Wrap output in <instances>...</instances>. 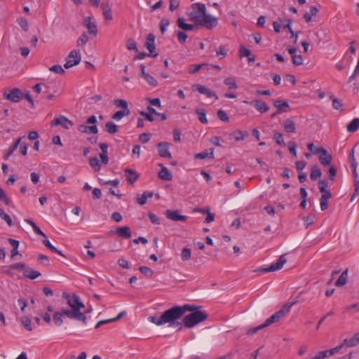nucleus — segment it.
I'll return each mask as SVG.
<instances>
[{"label":"nucleus","instance_id":"c756f323","mask_svg":"<svg viewBox=\"0 0 359 359\" xmlns=\"http://www.w3.org/2000/svg\"><path fill=\"white\" fill-rule=\"evenodd\" d=\"M64 316L61 311L54 312L53 315V320L56 326H61L63 324Z\"/></svg>","mask_w":359,"mask_h":359},{"label":"nucleus","instance_id":"a211bd4d","mask_svg":"<svg viewBox=\"0 0 359 359\" xmlns=\"http://www.w3.org/2000/svg\"><path fill=\"white\" fill-rule=\"evenodd\" d=\"M158 166L161 168V170L158 172V177L163 180H171L172 178V172L162 163H159Z\"/></svg>","mask_w":359,"mask_h":359},{"label":"nucleus","instance_id":"864d4df0","mask_svg":"<svg viewBox=\"0 0 359 359\" xmlns=\"http://www.w3.org/2000/svg\"><path fill=\"white\" fill-rule=\"evenodd\" d=\"M318 189L320 193L326 192L328 187V182L325 180H320L318 183Z\"/></svg>","mask_w":359,"mask_h":359},{"label":"nucleus","instance_id":"20e7f679","mask_svg":"<svg viewBox=\"0 0 359 359\" xmlns=\"http://www.w3.org/2000/svg\"><path fill=\"white\" fill-rule=\"evenodd\" d=\"M292 304H286L281 307V309L273 313L271 317L267 318L265 322L263 323L264 327L271 325L272 323L278 322L281 318H283L287 313L290 311V307Z\"/></svg>","mask_w":359,"mask_h":359},{"label":"nucleus","instance_id":"5fc2aeb1","mask_svg":"<svg viewBox=\"0 0 359 359\" xmlns=\"http://www.w3.org/2000/svg\"><path fill=\"white\" fill-rule=\"evenodd\" d=\"M169 25H170L169 19L163 18L161 20L159 26H160L161 32L162 34H163L165 32L166 28L169 26Z\"/></svg>","mask_w":359,"mask_h":359},{"label":"nucleus","instance_id":"7c9ffc66","mask_svg":"<svg viewBox=\"0 0 359 359\" xmlns=\"http://www.w3.org/2000/svg\"><path fill=\"white\" fill-rule=\"evenodd\" d=\"M194 157L196 159H204L206 158H214V149H210V152H208V150H205L201 153H197L194 154Z\"/></svg>","mask_w":359,"mask_h":359},{"label":"nucleus","instance_id":"7ed1b4c3","mask_svg":"<svg viewBox=\"0 0 359 359\" xmlns=\"http://www.w3.org/2000/svg\"><path fill=\"white\" fill-rule=\"evenodd\" d=\"M191 7L192 11L189 14V20L198 25L202 18H203L206 13L205 6L203 4L196 3L194 4Z\"/></svg>","mask_w":359,"mask_h":359},{"label":"nucleus","instance_id":"bf43d9fd","mask_svg":"<svg viewBox=\"0 0 359 359\" xmlns=\"http://www.w3.org/2000/svg\"><path fill=\"white\" fill-rule=\"evenodd\" d=\"M50 72H55L58 74H62L65 73V70L61 65H55L49 68Z\"/></svg>","mask_w":359,"mask_h":359},{"label":"nucleus","instance_id":"2f4dec72","mask_svg":"<svg viewBox=\"0 0 359 359\" xmlns=\"http://www.w3.org/2000/svg\"><path fill=\"white\" fill-rule=\"evenodd\" d=\"M347 278H348V269L343 271L342 273L339 276V277L335 282V285L337 287L344 286L347 282Z\"/></svg>","mask_w":359,"mask_h":359},{"label":"nucleus","instance_id":"09e8293b","mask_svg":"<svg viewBox=\"0 0 359 359\" xmlns=\"http://www.w3.org/2000/svg\"><path fill=\"white\" fill-rule=\"evenodd\" d=\"M21 323L26 330H27L28 331L32 330V321L29 317L22 316L21 318Z\"/></svg>","mask_w":359,"mask_h":359},{"label":"nucleus","instance_id":"680f3d73","mask_svg":"<svg viewBox=\"0 0 359 359\" xmlns=\"http://www.w3.org/2000/svg\"><path fill=\"white\" fill-rule=\"evenodd\" d=\"M344 346H345V345H343V342L337 346L336 347L333 348H331L330 350H327V351H323L324 352H327V355L329 354L330 355H332L336 353H338Z\"/></svg>","mask_w":359,"mask_h":359},{"label":"nucleus","instance_id":"f03ea898","mask_svg":"<svg viewBox=\"0 0 359 359\" xmlns=\"http://www.w3.org/2000/svg\"><path fill=\"white\" fill-rule=\"evenodd\" d=\"M208 317L205 311H196L184 316L182 322L185 327L191 328L206 320Z\"/></svg>","mask_w":359,"mask_h":359},{"label":"nucleus","instance_id":"2eb2a0df","mask_svg":"<svg viewBox=\"0 0 359 359\" xmlns=\"http://www.w3.org/2000/svg\"><path fill=\"white\" fill-rule=\"evenodd\" d=\"M155 36L153 34H149L146 39L145 47L149 50L151 53V56L155 57L158 55L157 53H154L156 50L155 44Z\"/></svg>","mask_w":359,"mask_h":359},{"label":"nucleus","instance_id":"c9c22d12","mask_svg":"<svg viewBox=\"0 0 359 359\" xmlns=\"http://www.w3.org/2000/svg\"><path fill=\"white\" fill-rule=\"evenodd\" d=\"M40 276H41V273L37 271H35V270L27 269L24 271V276L25 278H29L31 280H34Z\"/></svg>","mask_w":359,"mask_h":359},{"label":"nucleus","instance_id":"052dcab7","mask_svg":"<svg viewBox=\"0 0 359 359\" xmlns=\"http://www.w3.org/2000/svg\"><path fill=\"white\" fill-rule=\"evenodd\" d=\"M292 60L293 64L297 66L302 65L304 62L303 57L301 55H293Z\"/></svg>","mask_w":359,"mask_h":359},{"label":"nucleus","instance_id":"8fccbe9b","mask_svg":"<svg viewBox=\"0 0 359 359\" xmlns=\"http://www.w3.org/2000/svg\"><path fill=\"white\" fill-rule=\"evenodd\" d=\"M9 268L11 269L24 271L27 269L26 264L22 262L12 264L9 266Z\"/></svg>","mask_w":359,"mask_h":359},{"label":"nucleus","instance_id":"a878e982","mask_svg":"<svg viewBox=\"0 0 359 359\" xmlns=\"http://www.w3.org/2000/svg\"><path fill=\"white\" fill-rule=\"evenodd\" d=\"M177 22V26L184 32L192 30L195 27L192 24L186 23L183 18H179Z\"/></svg>","mask_w":359,"mask_h":359},{"label":"nucleus","instance_id":"c03bdc74","mask_svg":"<svg viewBox=\"0 0 359 359\" xmlns=\"http://www.w3.org/2000/svg\"><path fill=\"white\" fill-rule=\"evenodd\" d=\"M273 138L278 145L285 147L286 144L285 143L283 135L280 133H274Z\"/></svg>","mask_w":359,"mask_h":359},{"label":"nucleus","instance_id":"79ce46f5","mask_svg":"<svg viewBox=\"0 0 359 359\" xmlns=\"http://www.w3.org/2000/svg\"><path fill=\"white\" fill-rule=\"evenodd\" d=\"M224 83L229 87V89H236L238 85L235 79L232 77H227L224 80Z\"/></svg>","mask_w":359,"mask_h":359},{"label":"nucleus","instance_id":"e433bc0d","mask_svg":"<svg viewBox=\"0 0 359 359\" xmlns=\"http://www.w3.org/2000/svg\"><path fill=\"white\" fill-rule=\"evenodd\" d=\"M196 113L198 115V118L202 123H203V124L208 123L206 112L204 109H201V108L196 109Z\"/></svg>","mask_w":359,"mask_h":359},{"label":"nucleus","instance_id":"f257e3e1","mask_svg":"<svg viewBox=\"0 0 359 359\" xmlns=\"http://www.w3.org/2000/svg\"><path fill=\"white\" fill-rule=\"evenodd\" d=\"M198 307L195 305L184 304L183 306H173L165 312L160 317L149 316L148 320L156 325H162L165 323H170V325H177L179 327L178 330L182 329V323L175 322L176 320L180 319L186 311H196Z\"/></svg>","mask_w":359,"mask_h":359},{"label":"nucleus","instance_id":"9b49d317","mask_svg":"<svg viewBox=\"0 0 359 359\" xmlns=\"http://www.w3.org/2000/svg\"><path fill=\"white\" fill-rule=\"evenodd\" d=\"M287 262V259L285 257V255H281L278 259L276 262L272 264L270 266L266 268H262L260 269V271L264 272H271V271H276L280 269H282L284 264H285Z\"/></svg>","mask_w":359,"mask_h":359},{"label":"nucleus","instance_id":"cd10ccee","mask_svg":"<svg viewBox=\"0 0 359 359\" xmlns=\"http://www.w3.org/2000/svg\"><path fill=\"white\" fill-rule=\"evenodd\" d=\"M359 128V118H354L350 123L347 125L346 129L349 133H355Z\"/></svg>","mask_w":359,"mask_h":359},{"label":"nucleus","instance_id":"338daca9","mask_svg":"<svg viewBox=\"0 0 359 359\" xmlns=\"http://www.w3.org/2000/svg\"><path fill=\"white\" fill-rule=\"evenodd\" d=\"M150 137L151 135L149 133H144L139 136V140L142 143L145 144L149 141Z\"/></svg>","mask_w":359,"mask_h":359},{"label":"nucleus","instance_id":"4c0bfd02","mask_svg":"<svg viewBox=\"0 0 359 359\" xmlns=\"http://www.w3.org/2000/svg\"><path fill=\"white\" fill-rule=\"evenodd\" d=\"M130 111L129 109L120 110L113 114L112 118L116 121H119L123 117L130 115Z\"/></svg>","mask_w":359,"mask_h":359},{"label":"nucleus","instance_id":"774afa93","mask_svg":"<svg viewBox=\"0 0 359 359\" xmlns=\"http://www.w3.org/2000/svg\"><path fill=\"white\" fill-rule=\"evenodd\" d=\"M354 185V191L351 196V201H353L355 198L359 196V182H356V183H353Z\"/></svg>","mask_w":359,"mask_h":359},{"label":"nucleus","instance_id":"1a4fd4ad","mask_svg":"<svg viewBox=\"0 0 359 359\" xmlns=\"http://www.w3.org/2000/svg\"><path fill=\"white\" fill-rule=\"evenodd\" d=\"M3 96L5 99L13 102H18L23 98L22 90L18 88H14L8 92H4Z\"/></svg>","mask_w":359,"mask_h":359},{"label":"nucleus","instance_id":"b1692460","mask_svg":"<svg viewBox=\"0 0 359 359\" xmlns=\"http://www.w3.org/2000/svg\"><path fill=\"white\" fill-rule=\"evenodd\" d=\"M84 24L88 28V33L93 34L95 36L97 32V26L95 23L91 22V19L90 17H87L84 19Z\"/></svg>","mask_w":359,"mask_h":359},{"label":"nucleus","instance_id":"4d7b16f0","mask_svg":"<svg viewBox=\"0 0 359 359\" xmlns=\"http://www.w3.org/2000/svg\"><path fill=\"white\" fill-rule=\"evenodd\" d=\"M177 36L178 41L180 43L184 44L187 41L188 35L184 32L179 31L177 33Z\"/></svg>","mask_w":359,"mask_h":359},{"label":"nucleus","instance_id":"393cba45","mask_svg":"<svg viewBox=\"0 0 359 359\" xmlns=\"http://www.w3.org/2000/svg\"><path fill=\"white\" fill-rule=\"evenodd\" d=\"M284 130L286 133H295L296 126L295 123L290 118H287L284 121L283 123Z\"/></svg>","mask_w":359,"mask_h":359},{"label":"nucleus","instance_id":"473e14b6","mask_svg":"<svg viewBox=\"0 0 359 359\" xmlns=\"http://www.w3.org/2000/svg\"><path fill=\"white\" fill-rule=\"evenodd\" d=\"M104 128H105V130L109 134H111V135L116 133L118 130V126L111 121L107 122L105 123Z\"/></svg>","mask_w":359,"mask_h":359},{"label":"nucleus","instance_id":"39448f33","mask_svg":"<svg viewBox=\"0 0 359 359\" xmlns=\"http://www.w3.org/2000/svg\"><path fill=\"white\" fill-rule=\"evenodd\" d=\"M292 304H286L281 307V309L273 313L271 317L267 318L265 322L263 323L264 327L271 325L272 323L278 322L281 318H283L287 313L290 311V307Z\"/></svg>","mask_w":359,"mask_h":359},{"label":"nucleus","instance_id":"c85d7f7f","mask_svg":"<svg viewBox=\"0 0 359 359\" xmlns=\"http://www.w3.org/2000/svg\"><path fill=\"white\" fill-rule=\"evenodd\" d=\"M322 175V172L318 165H312L311 168V174L310 178L311 180H316L318 178L320 177Z\"/></svg>","mask_w":359,"mask_h":359},{"label":"nucleus","instance_id":"5701e85b","mask_svg":"<svg viewBox=\"0 0 359 359\" xmlns=\"http://www.w3.org/2000/svg\"><path fill=\"white\" fill-rule=\"evenodd\" d=\"M332 159V155L325 151L323 154L319 156V161L324 166H328L331 164Z\"/></svg>","mask_w":359,"mask_h":359},{"label":"nucleus","instance_id":"a19ab883","mask_svg":"<svg viewBox=\"0 0 359 359\" xmlns=\"http://www.w3.org/2000/svg\"><path fill=\"white\" fill-rule=\"evenodd\" d=\"M0 217L4 220L9 226H13V222L11 217L4 212V210L0 208Z\"/></svg>","mask_w":359,"mask_h":359},{"label":"nucleus","instance_id":"13d9d810","mask_svg":"<svg viewBox=\"0 0 359 359\" xmlns=\"http://www.w3.org/2000/svg\"><path fill=\"white\" fill-rule=\"evenodd\" d=\"M88 41V37L86 34V33H83L77 39L76 43L77 46H83L85 45Z\"/></svg>","mask_w":359,"mask_h":359},{"label":"nucleus","instance_id":"ea45409f","mask_svg":"<svg viewBox=\"0 0 359 359\" xmlns=\"http://www.w3.org/2000/svg\"><path fill=\"white\" fill-rule=\"evenodd\" d=\"M330 99L332 101V107L334 109L342 110L343 102L341 100L335 97L334 95H331Z\"/></svg>","mask_w":359,"mask_h":359},{"label":"nucleus","instance_id":"37998d69","mask_svg":"<svg viewBox=\"0 0 359 359\" xmlns=\"http://www.w3.org/2000/svg\"><path fill=\"white\" fill-rule=\"evenodd\" d=\"M208 65L205 63L203 64H193L191 65L189 67V73L191 74H194L198 72L203 67L207 66Z\"/></svg>","mask_w":359,"mask_h":359},{"label":"nucleus","instance_id":"3c124183","mask_svg":"<svg viewBox=\"0 0 359 359\" xmlns=\"http://www.w3.org/2000/svg\"><path fill=\"white\" fill-rule=\"evenodd\" d=\"M114 104L117 107H121L123 109V110H126V109H128V102L124 100H121V99H117V100H114Z\"/></svg>","mask_w":359,"mask_h":359},{"label":"nucleus","instance_id":"0e129e2a","mask_svg":"<svg viewBox=\"0 0 359 359\" xmlns=\"http://www.w3.org/2000/svg\"><path fill=\"white\" fill-rule=\"evenodd\" d=\"M289 144V151L291 153V154L294 156V157H297V144L294 142H292V141H290L288 143Z\"/></svg>","mask_w":359,"mask_h":359},{"label":"nucleus","instance_id":"6e6552de","mask_svg":"<svg viewBox=\"0 0 359 359\" xmlns=\"http://www.w3.org/2000/svg\"><path fill=\"white\" fill-rule=\"evenodd\" d=\"M81 59V55L79 50H72L66 59V63L64 65L65 69H69L73 66L79 64Z\"/></svg>","mask_w":359,"mask_h":359},{"label":"nucleus","instance_id":"dca6fc26","mask_svg":"<svg viewBox=\"0 0 359 359\" xmlns=\"http://www.w3.org/2000/svg\"><path fill=\"white\" fill-rule=\"evenodd\" d=\"M250 105H253L255 109L261 114L266 113L269 110V107L267 105V104L259 99H255L251 101Z\"/></svg>","mask_w":359,"mask_h":359},{"label":"nucleus","instance_id":"6e6d98bb","mask_svg":"<svg viewBox=\"0 0 359 359\" xmlns=\"http://www.w3.org/2000/svg\"><path fill=\"white\" fill-rule=\"evenodd\" d=\"M144 79L147 81V83L150 86H151L153 87H156L158 86V81L156 80V79L154 76H152L149 74H148L147 75H145V77Z\"/></svg>","mask_w":359,"mask_h":359},{"label":"nucleus","instance_id":"603ef678","mask_svg":"<svg viewBox=\"0 0 359 359\" xmlns=\"http://www.w3.org/2000/svg\"><path fill=\"white\" fill-rule=\"evenodd\" d=\"M217 115L218 118L219 120H221L222 121L228 122L229 121V116L227 115L226 111L222 109L218 110Z\"/></svg>","mask_w":359,"mask_h":359},{"label":"nucleus","instance_id":"4468645a","mask_svg":"<svg viewBox=\"0 0 359 359\" xmlns=\"http://www.w3.org/2000/svg\"><path fill=\"white\" fill-rule=\"evenodd\" d=\"M72 125L73 123L64 116L55 118L51 122V126H61L65 129H69Z\"/></svg>","mask_w":359,"mask_h":359},{"label":"nucleus","instance_id":"49530a36","mask_svg":"<svg viewBox=\"0 0 359 359\" xmlns=\"http://www.w3.org/2000/svg\"><path fill=\"white\" fill-rule=\"evenodd\" d=\"M233 136L236 141L243 140L245 137L248 136V132H243L241 130H236L233 133Z\"/></svg>","mask_w":359,"mask_h":359},{"label":"nucleus","instance_id":"f704fd0d","mask_svg":"<svg viewBox=\"0 0 359 359\" xmlns=\"http://www.w3.org/2000/svg\"><path fill=\"white\" fill-rule=\"evenodd\" d=\"M26 223L29 224L33 229L35 233L41 236L43 238H47L46 235L41 230V229L31 219H25Z\"/></svg>","mask_w":359,"mask_h":359},{"label":"nucleus","instance_id":"f8f14e48","mask_svg":"<svg viewBox=\"0 0 359 359\" xmlns=\"http://www.w3.org/2000/svg\"><path fill=\"white\" fill-rule=\"evenodd\" d=\"M170 144L167 142H161L157 144L158 154L161 157L172 158V154L169 151Z\"/></svg>","mask_w":359,"mask_h":359},{"label":"nucleus","instance_id":"412c9836","mask_svg":"<svg viewBox=\"0 0 359 359\" xmlns=\"http://www.w3.org/2000/svg\"><path fill=\"white\" fill-rule=\"evenodd\" d=\"M78 130L83 133L97 134L98 133V129L96 125L86 126L82 124L79 126Z\"/></svg>","mask_w":359,"mask_h":359},{"label":"nucleus","instance_id":"58836bf2","mask_svg":"<svg viewBox=\"0 0 359 359\" xmlns=\"http://www.w3.org/2000/svg\"><path fill=\"white\" fill-rule=\"evenodd\" d=\"M90 165L95 171H99L101 168V163L97 157H90L89 158Z\"/></svg>","mask_w":359,"mask_h":359},{"label":"nucleus","instance_id":"de8ad7c7","mask_svg":"<svg viewBox=\"0 0 359 359\" xmlns=\"http://www.w3.org/2000/svg\"><path fill=\"white\" fill-rule=\"evenodd\" d=\"M140 271L148 278H151L154 275L153 270L147 266H142L139 268Z\"/></svg>","mask_w":359,"mask_h":359},{"label":"nucleus","instance_id":"4be33fe9","mask_svg":"<svg viewBox=\"0 0 359 359\" xmlns=\"http://www.w3.org/2000/svg\"><path fill=\"white\" fill-rule=\"evenodd\" d=\"M125 175L127 181L132 184L139 178V175L135 170L130 168H127L125 170Z\"/></svg>","mask_w":359,"mask_h":359},{"label":"nucleus","instance_id":"6ab92c4d","mask_svg":"<svg viewBox=\"0 0 359 359\" xmlns=\"http://www.w3.org/2000/svg\"><path fill=\"white\" fill-rule=\"evenodd\" d=\"M278 20L282 23L283 28L287 29L289 32L291 34V37H294V43L297 42V33H294L291 27L292 20L290 19L283 20L281 18H278Z\"/></svg>","mask_w":359,"mask_h":359},{"label":"nucleus","instance_id":"bb28decb","mask_svg":"<svg viewBox=\"0 0 359 359\" xmlns=\"http://www.w3.org/2000/svg\"><path fill=\"white\" fill-rule=\"evenodd\" d=\"M116 233L121 237L126 238H130L131 237L130 229L127 226L117 228Z\"/></svg>","mask_w":359,"mask_h":359},{"label":"nucleus","instance_id":"9d476101","mask_svg":"<svg viewBox=\"0 0 359 359\" xmlns=\"http://www.w3.org/2000/svg\"><path fill=\"white\" fill-rule=\"evenodd\" d=\"M218 25V19L215 17L210 15V14L205 13L203 18H202L200 22V26L204 27L208 29H211Z\"/></svg>","mask_w":359,"mask_h":359},{"label":"nucleus","instance_id":"aec40b11","mask_svg":"<svg viewBox=\"0 0 359 359\" xmlns=\"http://www.w3.org/2000/svg\"><path fill=\"white\" fill-rule=\"evenodd\" d=\"M359 344V332L355 333L351 338L350 339H344L343 340V345H345L346 347H353Z\"/></svg>","mask_w":359,"mask_h":359},{"label":"nucleus","instance_id":"f3484780","mask_svg":"<svg viewBox=\"0 0 359 359\" xmlns=\"http://www.w3.org/2000/svg\"><path fill=\"white\" fill-rule=\"evenodd\" d=\"M273 104L278 109V113L287 112L290 111V107L287 101L284 100H277L273 102Z\"/></svg>","mask_w":359,"mask_h":359},{"label":"nucleus","instance_id":"69168bd1","mask_svg":"<svg viewBox=\"0 0 359 359\" xmlns=\"http://www.w3.org/2000/svg\"><path fill=\"white\" fill-rule=\"evenodd\" d=\"M306 165V163L305 161H298L295 162V167L299 172H302V171L305 168Z\"/></svg>","mask_w":359,"mask_h":359},{"label":"nucleus","instance_id":"a18cd8bd","mask_svg":"<svg viewBox=\"0 0 359 359\" xmlns=\"http://www.w3.org/2000/svg\"><path fill=\"white\" fill-rule=\"evenodd\" d=\"M191 250L189 248H184L181 252V259L185 262L191 258Z\"/></svg>","mask_w":359,"mask_h":359},{"label":"nucleus","instance_id":"ddd939ff","mask_svg":"<svg viewBox=\"0 0 359 359\" xmlns=\"http://www.w3.org/2000/svg\"><path fill=\"white\" fill-rule=\"evenodd\" d=\"M166 217L172 221H182L184 222L187 219V216L180 215V211L167 210L165 213Z\"/></svg>","mask_w":359,"mask_h":359},{"label":"nucleus","instance_id":"e2e57ef3","mask_svg":"<svg viewBox=\"0 0 359 359\" xmlns=\"http://www.w3.org/2000/svg\"><path fill=\"white\" fill-rule=\"evenodd\" d=\"M240 57H249L251 55V52L249 49L246 48L244 46H241L239 50Z\"/></svg>","mask_w":359,"mask_h":359},{"label":"nucleus","instance_id":"72a5a7b5","mask_svg":"<svg viewBox=\"0 0 359 359\" xmlns=\"http://www.w3.org/2000/svg\"><path fill=\"white\" fill-rule=\"evenodd\" d=\"M318 13V9L316 6H311L309 8V12L304 13V18L307 22H309L311 20L312 17L316 16Z\"/></svg>","mask_w":359,"mask_h":359},{"label":"nucleus","instance_id":"0eeeda50","mask_svg":"<svg viewBox=\"0 0 359 359\" xmlns=\"http://www.w3.org/2000/svg\"><path fill=\"white\" fill-rule=\"evenodd\" d=\"M64 316V317H67L70 319H76L77 320L82 321L84 324L87 323V318L86 317V315L81 312V311H79V309H67L62 308L60 310Z\"/></svg>","mask_w":359,"mask_h":359},{"label":"nucleus","instance_id":"423d86ee","mask_svg":"<svg viewBox=\"0 0 359 359\" xmlns=\"http://www.w3.org/2000/svg\"><path fill=\"white\" fill-rule=\"evenodd\" d=\"M62 297L67 301V304L74 309H79L81 311V308L84 307V304L80 300V298L76 294H69L64 292L62 293Z\"/></svg>","mask_w":359,"mask_h":359}]
</instances>
